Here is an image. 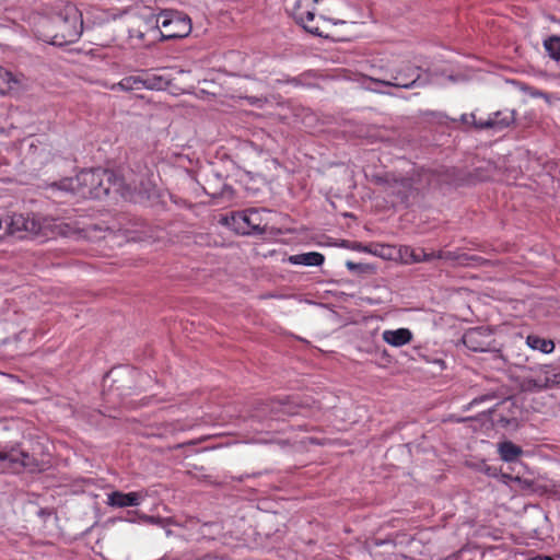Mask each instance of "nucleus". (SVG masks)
I'll return each instance as SVG.
<instances>
[{
	"mask_svg": "<svg viewBox=\"0 0 560 560\" xmlns=\"http://www.w3.org/2000/svg\"><path fill=\"white\" fill-rule=\"evenodd\" d=\"M83 31L82 14L78 8L65 0H56L47 16L36 23V33L51 45L75 43Z\"/></svg>",
	"mask_w": 560,
	"mask_h": 560,
	"instance_id": "f03ea898",
	"label": "nucleus"
},
{
	"mask_svg": "<svg viewBox=\"0 0 560 560\" xmlns=\"http://www.w3.org/2000/svg\"><path fill=\"white\" fill-rule=\"evenodd\" d=\"M3 223H4V219H0V230L2 229Z\"/></svg>",
	"mask_w": 560,
	"mask_h": 560,
	"instance_id": "2f4dec72",
	"label": "nucleus"
},
{
	"mask_svg": "<svg viewBox=\"0 0 560 560\" xmlns=\"http://www.w3.org/2000/svg\"><path fill=\"white\" fill-rule=\"evenodd\" d=\"M33 465L31 455L22 451L19 445L5 446L0 450V468L12 472H20Z\"/></svg>",
	"mask_w": 560,
	"mask_h": 560,
	"instance_id": "1a4fd4ad",
	"label": "nucleus"
},
{
	"mask_svg": "<svg viewBox=\"0 0 560 560\" xmlns=\"http://www.w3.org/2000/svg\"><path fill=\"white\" fill-rule=\"evenodd\" d=\"M18 85V79L0 65V95H5L16 89Z\"/></svg>",
	"mask_w": 560,
	"mask_h": 560,
	"instance_id": "dca6fc26",
	"label": "nucleus"
},
{
	"mask_svg": "<svg viewBox=\"0 0 560 560\" xmlns=\"http://www.w3.org/2000/svg\"><path fill=\"white\" fill-rule=\"evenodd\" d=\"M495 124L493 126H487L486 128L502 129L508 127L513 121V114L511 112H497L489 116Z\"/></svg>",
	"mask_w": 560,
	"mask_h": 560,
	"instance_id": "4be33fe9",
	"label": "nucleus"
},
{
	"mask_svg": "<svg viewBox=\"0 0 560 560\" xmlns=\"http://www.w3.org/2000/svg\"><path fill=\"white\" fill-rule=\"evenodd\" d=\"M526 343L529 348L539 350L542 353H550L555 348V345L551 340L542 339L535 335H529L526 338Z\"/></svg>",
	"mask_w": 560,
	"mask_h": 560,
	"instance_id": "6ab92c4d",
	"label": "nucleus"
},
{
	"mask_svg": "<svg viewBox=\"0 0 560 560\" xmlns=\"http://www.w3.org/2000/svg\"><path fill=\"white\" fill-rule=\"evenodd\" d=\"M347 267H348L349 269H351V270L355 268L354 264H353V262H350V261H349V262H347Z\"/></svg>",
	"mask_w": 560,
	"mask_h": 560,
	"instance_id": "c85d7f7f",
	"label": "nucleus"
},
{
	"mask_svg": "<svg viewBox=\"0 0 560 560\" xmlns=\"http://www.w3.org/2000/svg\"><path fill=\"white\" fill-rule=\"evenodd\" d=\"M54 226L58 230V233H59V234H61V235H68V231H66V230L63 229V224H62V223L55 224Z\"/></svg>",
	"mask_w": 560,
	"mask_h": 560,
	"instance_id": "a878e982",
	"label": "nucleus"
},
{
	"mask_svg": "<svg viewBox=\"0 0 560 560\" xmlns=\"http://www.w3.org/2000/svg\"><path fill=\"white\" fill-rule=\"evenodd\" d=\"M4 224L8 233L16 234L26 232L30 234H45V230L52 226L47 219L42 220L35 214L13 213L4 217Z\"/></svg>",
	"mask_w": 560,
	"mask_h": 560,
	"instance_id": "0eeeda50",
	"label": "nucleus"
},
{
	"mask_svg": "<svg viewBox=\"0 0 560 560\" xmlns=\"http://www.w3.org/2000/svg\"><path fill=\"white\" fill-rule=\"evenodd\" d=\"M282 261H288L291 265L318 267L324 264L325 257L323 254H320L318 252H308V253L291 255L287 258H283Z\"/></svg>",
	"mask_w": 560,
	"mask_h": 560,
	"instance_id": "ddd939ff",
	"label": "nucleus"
},
{
	"mask_svg": "<svg viewBox=\"0 0 560 560\" xmlns=\"http://www.w3.org/2000/svg\"><path fill=\"white\" fill-rule=\"evenodd\" d=\"M383 340L392 347H402L412 340V332L408 328L387 329L382 334Z\"/></svg>",
	"mask_w": 560,
	"mask_h": 560,
	"instance_id": "4468645a",
	"label": "nucleus"
},
{
	"mask_svg": "<svg viewBox=\"0 0 560 560\" xmlns=\"http://www.w3.org/2000/svg\"><path fill=\"white\" fill-rule=\"evenodd\" d=\"M486 472L489 474V475H493V472L491 471L490 467L487 468Z\"/></svg>",
	"mask_w": 560,
	"mask_h": 560,
	"instance_id": "7c9ffc66",
	"label": "nucleus"
},
{
	"mask_svg": "<svg viewBox=\"0 0 560 560\" xmlns=\"http://www.w3.org/2000/svg\"><path fill=\"white\" fill-rule=\"evenodd\" d=\"M210 527H213V525H207V524H205V525L202 526V534H203V535H206V529H207V528H210ZM214 527H218V526H217V525H214Z\"/></svg>",
	"mask_w": 560,
	"mask_h": 560,
	"instance_id": "cd10ccee",
	"label": "nucleus"
},
{
	"mask_svg": "<svg viewBox=\"0 0 560 560\" xmlns=\"http://www.w3.org/2000/svg\"><path fill=\"white\" fill-rule=\"evenodd\" d=\"M269 212L259 209H248L231 217L230 225L240 234L265 233L268 221L265 215Z\"/></svg>",
	"mask_w": 560,
	"mask_h": 560,
	"instance_id": "39448f33",
	"label": "nucleus"
},
{
	"mask_svg": "<svg viewBox=\"0 0 560 560\" xmlns=\"http://www.w3.org/2000/svg\"><path fill=\"white\" fill-rule=\"evenodd\" d=\"M145 498L143 492H129L124 493L120 491H113L107 494L106 503L115 508L138 506Z\"/></svg>",
	"mask_w": 560,
	"mask_h": 560,
	"instance_id": "9b49d317",
	"label": "nucleus"
},
{
	"mask_svg": "<svg viewBox=\"0 0 560 560\" xmlns=\"http://www.w3.org/2000/svg\"><path fill=\"white\" fill-rule=\"evenodd\" d=\"M168 81L158 74H149L142 77V89L147 90H163L166 88Z\"/></svg>",
	"mask_w": 560,
	"mask_h": 560,
	"instance_id": "aec40b11",
	"label": "nucleus"
},
{
	"mask_svg": "<svg viewBox=\"0 0 560 560\" xmlns=\"http://www.w3.org/2000/svg\"><path fill=\"white\" fill-rule=\"evenodd\" d=\"M498 452L501 459L506 463L516 460L523 454V450L510 441L499 443Z\"/></svg>",
	"mask_w": 560,
	"mask_h": 560,
	"instance_id": "2eb2a0df",
	"label": "nucleus"
},
{
	"mask_svg": "<svg viewBox=\"0 0 560 560\" xmlns=\"http://www.w3.org/2000/svg\"><path fill=\"white\" fill-rule=\"evenodd\" d=\"M140 520L143 521V522L152 523V524H160L161 523L160 518H156L154 516H149V515H141Z\"/></svg>",
	"mask_w": 560,
	"mask_h": 560,
	"instance_id": "b1692460",
	"label": "nucleus"
},
{
	"mask_svg": "<svg viewBox=\"0 0 560 560\" xmlns=\"http://www.w3.org/2000/svg\"><path fill=\"white\" fill-rule=\"evenodd\" d=\"M56 187L81 198H102L113 189L132 201L149 197L151 191L149 182L129 179L126 183L125 178L103 168L81 171L74 177L60 180Z\"/></svg>",
	"mask_w": 560,
	"mask_h": 560,
	"instance_id": "f257e3e1",
	"label": "nucleus"
},
{
	"mask_svg": "<svg viewBox=\"0 0 560 560\" xmlns=\"http://www.w3.org/2000/svg\"><path fill=\"white\" fill-rule=\"evenodd\" d=\"M148 26L159 30L163 39L183 38L191 32L190 19L177 12H163L159 15H150Z\"/></svg>",
	"mask_w": 560,
	"mask_h": 560,
	"instance_id": "7ed1b4c3",
	"label": "nucleus"
},
{
	"mask_svg": "<svg viewBox=\"0 0 560 560\" xmlns=\"http://www.w3.org/2000/svg\"><path fill=\"white\" fill-rule=\"evenodd\" d=\"M393 194H396V195L400 196V195H402V191H401L400 189H398V190H393Z\"/></svg>",
	"mask_w": 560,
	"mask_h": 560,
	"instance_id": "c756f323",
	"label": "nucleus"
},
{
	"mask_svg": "<svg viewBox=\"0 0 560 560\" xmlns=\"http://www.w3.org/2000/svg\"><path fill=\"white\" fill-rule=\"evenodd\" d=\"M110 90L138 91L142 90V77H126L118 83L113 84Z\"/></svg>",
	"mask_w": 560,
	"mask_h": 560,
	"instance_id": "a211bd4d",
	"label": "nucleus"
},
{
	"mask_svg": "<svg viewBox=\"0 0 560 560\" xmlns=\"http://www.w3.org/2000/svg\"><path fill=\"white\" fill-rule=\"evenodd\" d=\"M320 8L318 20L332 24H346L354 22L358 18L355 2L353 0H313Z\"/></svg>",
	"mask_w": 560,
	"mask_h": 560,
	"instance_id": "20e7f679",
	"label": "nucleus"
},
{
	"mask_svg": "<svg viewBox=\"0 0 560 560\" xmlns=\"http://www.w3.org/2000/svg\"><path fill=\"white\" fill-rule=\"evenodd\" d=\"M374 81L385 86L400 89H412L428 83L425 79H422L421 68L411 66H406L395 71L387 72L384 78L374 79Z\"/></svg>",
	"mask_w": 560,
	"mask_h": 560,
	"instance_id": "423d86ee",
	"label": "nucleus"
},
{
	"mask_svg": "<svg viewBox=\"0 0 560 560\" xmlns=\"http://www.w3.org/2000/svg\"><path fill=\"white\" fill-rule=\"evenodd\" d=\"M557 384H560V373L550 368H545L534 377H527L523 386L527 390H542Z\"/></svg>",
	"mask_w": 560,
	"mask_h": 560,
	"instance_id": "9d476101",
	"label": "nucleus"
},
{
	"mask_svg": "<svg viewBox=\"0 0 560 560\" xmlns=\"http://www.w3.org/2000/svg\"><path fill=\"white\" fill-rule=\"evenodd\" d=\"M399 185H400L401 187L406 188L409 184H408V180H406V179H400V180H399Z\"/></svg>",
	"mask_w": 560,
	"mask_h": 560,
	"instance_id": "bb28decb",
	"label": "nucleus"
},
{
	"mask_svg": "<svg viewBox=\"0 0 560 560\" xmlns=\"http://www.w3.org/2000/svg\"><path fill=\"white\" fill-rule=\"evenodd\" d=\"M312 4H315L313 0H296L291 8V14L305 31L323 36L320 20L316 19Z\"/></svg>",
	"mask_w": 560,
	"mask_h": 560,
	"instance_id": "6e6552de",
	"label": "nucleus"
},
{
	"mask_svg": "<svg viewBox=\"0 0 560 560\" xmlns=\"http://www.w3.org/2000/svg\"><path fill=\"white\" fill-rule=\"evenodd\" d=\"M129 33H130V37H137L139 39H143V37H144V34L138 30H131Z\"/></svg>",
	"mask_w": 560,
	"mask_h": 560,
	"instance_id": "393cba45",
	"label": "nucleus"
},
{
	"mask_svg": "<svg viewBox=\"0 0 560 560\" xmlns=\"http://www.w3.org/2000/svg\"><path fill=\"white\" fill-rule=\"evenodd\" d=\"M400 258L407 262H419L428 259V255L422 249H413L409 246H402L399 249Z\"/></svg>",
	"mask_w": 560,
	"mask_h": 560,
	"instance_id": "f3484780",
	"label": "nucleus"
},
{
	"mask_svg": "<svg viewBox=\"0 0 560 560\" xmlns=\"http://www.w3.org/2000/svg\"><path fill=\"white\" fill-rule=\"evenodd\" d=\"M490 335L487 334V330L483 328H475L467 331L463 341L465 346L472 351H486L490 347V341L488 340Z\"/></svg>",
	"mask_w": 560,
	"mask_h": 560,
	"instance_id": "f8f14e48",
	"label": "nucleus"
},
{
	"mask_svg": "<svg viewBox=\"0 0 560 560\" xmlns=\"http://www.w3.org/2000/svg\"><path fill=\"white\" fill-rule=\"evenodd\" d=\"M460 120L464 124L472 125L478 129H486L487 126H493L495 124L491 118L477 119L475 114H464L462 115Z\"/></svg>",
	"mask_w": 560,
	"mask_h": 560,
	"instance_id": "5701e85b",
	"label": "nucleus"
},
{
	"mask_svg": "<svg viewBox=\"0 0 560 560\" xmlns=\"http://www.w3.org/2000/svg\"><path fill=\"white\" fill-rule=\"evenodd\" d=\"M544 47L549 57L560 61V36L552 35L544 40Z\"/></svg>",
	"mask_w": 560,
	"mask_h": 560,
	"instance_id": "412c9836",
	"label": "nucleus"
}]
</instances>
